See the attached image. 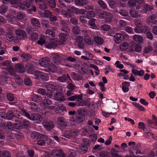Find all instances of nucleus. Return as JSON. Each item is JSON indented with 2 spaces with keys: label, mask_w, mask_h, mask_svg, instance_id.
Returning a JSON list of instances; mask_svg holds the SVG:
<instances>
[{
  "label": "nucleus",
  "mask_w": 157,
  "mask_h": 157,
  "mask_svg": "<svg viewBox=\"0 0 157 157\" xmlns=\"http://www.w3.org/2000/svg\"><path fill=\"white\" fill-rule=\"evenodd\" d=\"M21 112L23 116H25L31 120L37 121V123L39 121H41L42 120L41 116L38 113L33 114L30 117V115L27 113L25 110H22Z\"/></svg>",
  "instance_id": "1"
},
{
  "label": "nucleus",
  "mask_w": 157,
  "mask_h": 157,
  "mask_svg": "<svg viewBox=\"0 0 157 157\" xmlns=\"http://www.w3.org/2000/svg\"><path fill=\"white\" fill-rule=\"evenodd\" d=\"M1 65L3 66H6L5 69L7 70L11 75H14L15 71L14 67L11 64V61L7 60L3 61L1 63Z\"/></svg>",
  "instance_id": "2"
},
{
  "label": "nucleus",
  "mask_w": 157,
  "mask_h": 157,
  "mask_svg": "<svg viewBox=\"0 0 157 157\" xmlns=\"http://www.w3.org/2000/svg\"><path fill=\"white\" fill-rule=\"evenodd\" d=\"M76 117L75 121L70 120V123L72 125H75L77 123H80L82 122L85 119L84 115L78 111L76 112Z\"/></svg>",
  "instance_id": "3"
},
{
  "label": "nucleus",
  "mask_w": 157,
  "mask_h": 157,
  "mask_svg": "<svg viewBox=\"0 0 157 157\" xmlns=\"http://www.w3.org/2000/svg\"><path fill=\"white\" fill-rule=\"evenodd\" d=\"M128 37V35L124 32H121L120 33H116L114 36V40L117 43H120L124 39H127Z\"/></svg>",
  "instance_id": "4"
},
{
  "label": "nucleus",
  "mask_w": 157,
  "mask_h": 157,
  "mask_svg": "<svg viewBox=\"0 0 157 157\" xmlns=\"http://www.w3.org/2000/svg\"><path fill=\"white\" fill-rule=\"evenodd\" d=\"M15 33L16 36V38L17 40V43L20 40H23L27 36L26 33L24 30L17 29L15 30Z\"/></svg>",
  "instance_id": "5"
},
{
  "label": "nucleus",
  "mask_w": 157,
  "mask_h": 157,
  "mask_svg": "<svg viewBox=\"0 0 157 157\" xmlns=\"http://www.w3.org/2000/svg\"><path fill=\"white\" fill-rule=\"evenodd\" d=\"M58 40L56 38L49 39L48 41L45 43V46L46 48H54L58 45Z\"/></svg>",
  "instance_id": "6"
},
{
  "label": "nucleus",
  "mask_w": 157,
  "mask_h": 157,
  "mask_svg": "<svg viewBox=\"0 0 157 157\" xmlns=\"http://www.w3.org/2000/svg\"><path fill=\"white\" fill-rule=\"evenodd\" d=\"M53 62L56 64H61L63 56L60 54L53 53L51 54Z\"/></svg>",
  "instance_id": "7"
},
{
  "label": "nucleus",
  "mask_w": 157,
  "mask_h": 157,
  "mask_svg": "<svg viewBox=\"0 0 157 157\" xmlns=\"http://www.w3.org/2000/svg\"><path fill=\"white\" fill-rule=\"evenodd\" d=\"M64 152L61 149H55L51 152V157H64Z\"/></svg>",
  "instance_id": "8"
},
{
  "label": "nucleus",
  "mask_w": 157,
  "mask_h": 157,
  "mask_svg": "<svg viewBox=\"0 0 157 157\" xmlns=\"http://www.w3.org/2000/svg\"><path fill=\"white\" fill-rule=\"evenodd\" d=\"M13 112L12 110H9L6 113L4 112H2L0 115V117L7 120L12 119L14 116Z\"/></svg>",
  "instance_id": "9"
},
{
  "label": "nucleus",
  "mask_w": 157,
  "mask_h": 157,
  "mask_svg": "<svg viewBox=\"0 0 157 157\" xmlns=\"http://www.w3.org/2000/svg\"><path fill=\"white\" fill-rule=\"evenodd\" d=\"M30 135L31 137L33 139H38L39 137L43 138L44 140H47L48 139V136L46 135L40 134L36 131L32 132Z\"/></svg>",
  "instance_id": "10"
},
{
  "label": "nucleus",
  "mask_w": 157,
  "mask_h": 157,
  "mask_svg": "<svg viewBox=\"0 0 157 157\" xmlns=\"http://www.w3.org/2000/svg\"><path fill=\"white\" fill-rule=\"evenodd\" d=\"M6 38L8 41L13 42L15 43H17V40L13 34L10 32H7L6 34Z\"/></svg>",
  "instance_id": "11"
},
{
  "label": "nucleus",
  "mask_w": 157,
  "mask_h": 157,
  "mask_svg": "<svg viewBox=\"0 0 157 157\" xmlns=\"http://www.w3.org/2000/svg\"><path fill=\"white\" fill-rule=\"evenodd\" d=\"M50 63V59L48 57L41 58L39 61V65L41 67H46Z\"/></svg>",
  "instance_id": "12"
},
{
  "label": "nucleus",
  "mask_w": 157,
  "mask_h": 157,
  "mask_svg": "<svg viewBox=\"0 0 157 157\" xmlns=\"http://www.w3.org/2000/svg\"><path fill=\"white\" fill-rule=\"evenodd\" d=\"M58 125L62 128H64L67 126V123L65 119L63 117H59L57 119Z\"/></svg>",
  "instance_id": "13"
},
{
  "label": "nucleus",
  "mask_w": 157,
  "mask_h": 157,
  "mask_svg": "<svg viewBox=\"0 0 157 157\" xmlns=\"http://www.w3.org/2000/svg\"><path fill=\"white\" fill-rule=\"evenodd\" d=\"M131 44H132V46L130 50L131 52L135 51L137 52H140L142 50V47L139 44H137L133 42H131Z\"/></svg>",
  "instance_id": "14"
},
{
  "label": "nucleus",
  "mask_w": 157,
  "mask_h": 157,
  "mask_svg": "<svg viewBox=\"0 0 157 157\" xmlns=\"http://www.w3.org/2000/svg\"><path fill=\"white\" fill-rule=\"evenodd\" d=\"M45 71L46 72H51L55 73L57 71V68L54 64L51 63L48 65L45 68Z\"/></svg>",
  "instance_id": "15"
},
{
  "label": "nucleus",
  "mask_w": 157,
  "mask_h": 157,
  "mask_svg": "<svg viewBox=\"0 0 157 157\" xmlns=\"http://www.w3.org/2000/svg\"><path fill=\"white\" fill-rule=\"evenodd\" d=\"M43 125L47 130H50L53 128L54 127L53 122L50 121H43Z\"/></svg>",
  "instance_id": "16"
},
{
  "label": "nucleus",
  "mask_w": 157,
  "mask_h": 157,
  "mask_svg": "<svg viewBox=\"0 0 157 157\" xmlns=\"http://www.w3.org/2000/svg\"><path fill=\"white\" fill-rule=\"evenodd\" d=\"M76 41L78 43V47L80 48H83L84 47L83 37L81 36H77L75 38Z\"/></svg>",
  "instance_id": "17"
},
{
  "label": "nucleus",
  "mask_w": 157,
  "mask_h": 157,
  "mask_svg": "<svg viewBox=\"0 0 157 157\" xmlns=\"http://www.w3.org/2000/svg\"><path fill=\"white\" fill-rule=\"evenodd\" d=\"M57 80L60 82H64L66 80L68 82H72L70 76L68 74L63 75L62 76L58 77Z\"/></svg>",
  "instance_id": "18"
},
{
  "label": "nucleus",
  "mask_w": 157,
  "mask_h": 157,
  "mask_svg": "<svg viewBox=\"0 0 157 157\" xmlns=\"http://www.w3.org/2000/svg\"><path fill=\"white\" fill-rule=\"evenodd\" d=\"M153 8V6L144 3L143 4V7L140 10V12L143 13H146L148 10H151Z\"/></svg>",
  "instance_id": "19"
},
{
  "label": "nucleus",
  "mask_w": 157,
  "mask_h": 157,
  "mask_svg": "<svg viewBox=\"0 0 157 157\" xmlns=\"http://www.w3.org/2000/svg\"><path fill=\"white\" fill-rule=\"evenodd\" d=\"M54 99L58 101H63L65 100L64 94L61 92H57L54 95Z\"/></svg>",
  "instance_id": "20"
},
{
  "label": "nucleus",
  "mask_w": 157,
  "mask_h": 157,
  "mask_svg": "<svg viewBox=\"0 0 157 157\" xmlns=\"http://www.w3.org/2000/svg\"><path fill=\"white\" fill-rule=\"evenodd\" d=\"M37 92L38 93L41 94L43 95H46L48 98H50L52 96L51 94H47L46 93L45 90L42 88H40L37 89Z\"/></svg>",
  "instance_id": "21"
},
{
  "label": "nucleus",
  "mask_w": 157,
  "mask_h": 157,
  "mask_svg": "<svg viewBox=\"0 0 157 157\" xmlns=\"http://www.w3.org/2000/svg\"><path fill=\"white\" fill-rule=\"evenodd\" d=\"M15 69L19 73H23L25 71L24 66L21 64H17L15 66Z\"/></svg>",
  "instance_id": "22"
},
{
  "label": "nucleus",
  "mask_w": 157,
  "mask_h": 157,
  "mask_svg": "<svg viewBox=\"0 0 157 157\" xmlns=\"http://www.w3.org/2000/svg\"><path fill=\"white\" fill-rule=\"evenodd\" d=\"M130 83L128 82H124L122 83V90L124 92H127L129 90Z\"/></svg>",
  "instance_id": "23"
},
{
  "label": "nucleus",
  "mask_w": 157,
  "mask_h": 157,
  "mask_svg": "<svg viewBox=\"0 0 157 157\" xmlns=\"http://www.w3.org/2000/svg\"><path fill=\"white\" fill-rule=\"evenodd\" d=\"M113 18V15L110 12H107L105 17V21L108 22H111Z\"/></svg>",
  "instance_id": "24"
},
{
  "label": "nucleus",
  "mask_w": 157,
  "mask_h": 157,
  "mask_svg": "<svg viewBox=\"0 0 157 157\" xmlns=\"http://www.w3.org/2000/svg\"><path fill=\"white\" fill-rule=\"evenodd\" d=\"M76 104L78 106H83L85 104V101L83 99L82 96L79 95L76 101Z\"/></svg>",
  "instance_id": "25"
},
{
  "label": "nucleus",
  "mask_w": 157,
  "mask_h": 157,
  "mask_svg": "<svg viewBox=\"0 0 157 157\" xmlns=\"http://www.w3.org/2000/svg\"><path fill=\"white\" fill-rule=\"evenodd\" d=\"M87 0H75V3L76 5L78 6H82L85 5L87 3Z\"/></svg>",
  "instance_id": "26"
},
{
  "label": "nucleus",
  "mask_w": 157,
  "mask_h": 157,
  "mask_svg": "<svg viewBox=\"0 0 157 157\" xmlns=\"http://www.w3.org/2000/svg\"><path fill=\"white\" fill-rule=\"evenodd\" d=\"M84 41L86 43L89 45H92L93 43V40L91 39L89 36L86 34L84 35Z\"/></svg>",
  "instance_id": "27"
},
{
  "label": "nucleus",
  "mask_w": 157,
  "mask_h": 157,
  "mask_svg": "<svg viewBox=\"0 0 157 157\" xmlns=\"http://www.w3.org/2000/svg\"><path fill=\"white\" fill-rule=\"evenodd\" d=\"M133 39L139 43L143 42V40L141 36L138 35H135L133 36Z\"/></svg>",
  "instance_id": "28"
},
{
  "label": "nucleus",
  "mask_w": 157,
  "mask_h": 157,
  "mask_svg": "<svg viewBox=\"0 0 157 157\" xmlns=\"http://www.w3.org/2000/svg\"><path fill=\"white\" fill-rule=\"evenodd\" d=\"M72 13V12L71 10L69 9H67V11L63 9H62L61 11V13L62 15L67 17H71Z\"/></svg>",
  "instance_id": "29"
},
{
  "label": "nucleus",
  "mask_w": 157,
  "mask_h": 157,
  "mask_svg": "<svg viewBox=\"0 0 157 157\" xmlns=\"http://www.w3.org/2000/svg\"><path fill=\"white\" fill-rule=\"evenodd\" d=\"M31 23L32 25L35 27H39L40 24L38 20L36 18H33L31 20Z\"/></svg>",
  "instance_id": "30"
},
{
  "label": "nucleus",
  "mask_w": 157,
  "mask_h": 157,
  "mask_svg": "<svg viewBox=\"0 0 157 157\" xmlns=\"http://www.w3.org/2000/svg\"><path fill=\"white\" fill-rule=\"evenodd\" d=\"M47 98H45L42 102V104L46 107H47L49 105L52 104L51 100Z\"/></svg>",
  "instance_id": "31"
},
{
  "label": "nucleus",
  "mask_w": 157,
  "mask_h": 157,
  "mask_svg": "<svg viewBox=\"0 0 157 157\" xmlns=\"http://www.w3.org/2000/svg\"><path fill=\"white\" fill-rule=\"evenodd\" d=\"M45 86L46 89L52 91V90H55L56 89V86L52 84L48 83H45Z\"/></svg>",
  "instance_id": "32"
},
{
  "label": "nucleus",
  "mask_w": 157,
  "mask_h": 157,
  "mask_svg": "<svg viewBox=\"0 0 157 157\" xmlns=\"http://www.w3.org/2000/svg\"><path fill=\"white\" fill-rule=\"evenodd\" d=\"M130 15L134 18H136L140 16L138 12H137L134 9H132L129 11Z\"/></svg>",
  "instance_id": "33"
},
{
  "label": "nucleus",
  "mask_w": 157,
  "mask_h": 157,
  "mask_svg": "<svg viewBox=\"0 0 157 157\" xmlns=\"http://www.w3.org/2000/svg\"><path fill=\"white\" fill-rule=\"evenodd\" d=\"M132 72L135 75H139L140 76H143L144 74V71L141 70L139 71L135 69H133L132 70Z\"/></svg>",
  "instance_id": "34"
},
{
  "label": "nucleus",
  "mask_w": 157,
  "mask_h": 157,
  "mask_svg": "<svg viewBox=\"0 0 157 157\" xmlns=\"http://www.w3.org/2000/svg\"><path fill=\"white\" fill-rule=\"evenodd\" d=\"M76 152L73 150H71L67 155L64 152V157H75Z\"/></svg>",
  "instance_id": "35"
},
{
  "label": "nucleus",
  "mask_w": 157,
  "mask_h": 157,
  "mask_svg": "<svg viewBox=\"0 0 157 157\" xmlns=\"http://www.w3.org/2000/svg\"><path fill=\"white\" fill-rule=\"evenodd\" d=\"M15 71L14 75H13L15 76V79L16 83L19 84L21 85L23 82V80L18 75H16Z\"/></svg>",
  "instance_id": "36"
},
{
  "label": "nucleus",
  "mask_w": 157,
  "mask_h": 157,
  "mask_svg": "<svg viewBox=\"0 0 157 157\" xmlns=\"http://www.w3.org/2000/svg\"><path fill=\"white\" fill-rule=\"evenodd\" d=\"M71 75L72 78L76 80H79L82 78V77L81 75L76 74L75 72H72Z\"/></svg>",
  "instance_id": "37"
},
{
  "label": "nucleus",
  "mask_w": 157,
  "mask_h": 157,
  "mask_svg": "<svg viewBox=\"0 0 157 157\" xmlns=\"http://www.w3.org/2000/svg\"><path fill=\"white\" fill-rule=\"evenodd\" d=\"M42 98L40 96L37 95H33L32 97V100L36 102H40L42 100Z\"/></svg>",
  "instance_id": "38"
},
{
  "label": "nucleus",
  "mask_w": 157,
  "mask_h": 157,
  "mask_svg": "<svg viewBox=\"0 0 157 157\" xmlns=\"http://www.w3.org/2000/svg\"><path fill=\"white\" fill-rule=\"evenodd\" d=\"M130 47L128 43L124 42L120 45V48L123 51L126 50Z\"/></svg>",
  "instance_id": "39"
},
{
  "label": "nucleus",
  "mask_w": 157,
  "mask_h": 157,
  "mask_svg": "<svg viewBox=\"0 0 157 157\" xmlns=\"http://www.w3.org/2000/svg\"><path fill=\"white\" fill-rule=\"evenodd\" d=\"M23 60L26 61L29 60L31 58L30 55L29 54H22L20 56Z\"/></svg>",
  "instance_id": "40"
},
{
  "label": "nucleus",
  "mask_w": 157,
  "mask_h": 157,
  "mask_svg": "<svg viewBox=\"0 0 157 157\" xmlns=\"http://www.w3.org/2000/svg\"><path fill=\"white\" fill-rule=\"evenodd\" d=\"M16 123L14 124V128L17 129H21L22 128V124L21 122L19 121H17Z\"/></svg>",
  "instance_id": "41"
},
{
  "label": "nucleus",
  "mask_w": 157,
  "mask_h": 157,
  "mask_svg": "<svg viewBox=\"0 0 157 157\" xmlns=\"http://www.w3.org/2000/svg\"><path fill=\"white\" fill-rule=\"evenodd\" d=\"M38 34L36 33H33L30 34L29 39L32 41H35L36 40L38 37Z\"/></svg>",
  "instance_id": "42"
},
{
  "label": "nucleus",
  "mask_w": 157,
  "mask_h": 157,
  "mask_svg": "<svg viewBox=\"0 0 157 157\" xmlns=\"http://www.w3.org/2000/svg\"><path fill=\"white\" fill-rule=\"evenodd\" d=\"M40 79L43 81H48L49 79V77L47 74L42 72Z\"/></svg>",
  "instance_id": "43"
},
{
  "label": "nucleus",
  "mask_w": 157,
  "mask_h": 157,
  "mask_svg": "<svg viewBox=\"0 0 157 157\" xmlns=\"http://www.w3.org/2000/svg\"><path fill=\"white\" fill-rule=\"evenodd\" d=\"M94 40L95 42L98 44H101L104 42L103 40L101 38L98 36H95L94 38Z\"/></svg>",
  "instance_id": "44"
},
{
  "label": "nucleus",
  "mask_w": 157,
  "mask_h": 157,
  "mask_svg": "<svg viewBox=\"0 0 157 157\" xmlns=\"http://www.w3.org/2000/svg\"><path fill=\"white\" fill-rule=\"evenodd\" d=\"M118 25L120 28L122 29L125 28L127 25V23L125 21L121 20L119 21Z\"/></svg>",
  "instance_id": "45"
},
{
  "label": "nucleus",
  "mask_w": 157,
  "mask_h": 157,
  "mask_svg": "<svg viewBox=\"0 0 157 157\" xmlns=\"http://www.w3.org/2000/svg\"><path fill=\"white\" fill-rule=\"evenodd\" d=\"M59 39L63 41H65L67 39V35L63 33H59Z\"/></svg>",
  "instance_id": "46"
},
{
  "label": "nucleus",
  "mask_w": 157,
  "mask_h": 157,
  "mask_svg": "<svg viewBox=\"0 0 157 157\" xmlns=\"http://www.w3.org/2000/svg\"><path fill=\"white\" fill-rule=\"evenodd\" d=\"M47 140H47H44L43 138H40V139L37 140V143L39 145L44 146L45 144V140Z\"/></svg>",
  "instance_id": "47"
},
{
  "label": "nucleus",
  "mask_w": 157,
  "mask_h": 157,
  "mask_svg": "<svg viewBox=\"0 0 157 157\" xmlns=\"http://www.w3.org/2000/svg\"><path fill=\"white\" fill-rule=\"evenodd\" d=\"M132 104L134 106L137 107L139 110L144 111V107L138 103L133 102Z\"/></svg>",
  "instance_id": "48"
},
{
  "label": "nucleus",
  "mask_w": 157,
  "mask_h": 157,
  "mask_svg": "<svg viewBox=\"0 0 157 157\" xmlns=\"http://www.w3.org/2000/svg\"><path fill=\"white\" fill-rule=\"evenodd\" d=\"M94 16L95 13L94 12L92 11H89L87 12L86 15V17L87 18L90 19L91 17H94Z\"/></svg>",
  "instance_id": "49"
},
{
  "label": "nucleus",
  "mask_w": 157,
  "mask_h": 157,
  "mask_svg": "<svg viewBox=\"0 0 157 157\" xmlns=\"http://www.w3.org/2000/svg\"><path fill=\"white\" fill-rule=\"evenodd\" d=\"M6 97L7 99L9 101H13L14 100V96L12 94L10 93L7 94Z\"/></svg>",
  "instance_id": "50"
},
{
  "label": "nucleus",
  "mask_w": 157,
  "mask_h": 157,
  "mask_svg": "<svg viewBox=\"0 0 157 157\" xmlns=\"http://www.w3.org/2000/svg\"><path fill=\"white\" fill-rule=\"evenodd\" d=\"M80 31V28L78 26H75L72 28V32L75 34H78L79 33Z\"/></svg>",
  "instance_id": "51"
},
{
  "label": "nucleus",
  "mask_w": 157,
  "mask_h": 157,
  "mask_svg": "<svg viewBox=\"0 0 157 157\" xmlns=\"http://www.w3.org/2000/svg\"><path fill=\"white\" fill-rule=\"evenodd\" d=\"M98 3L104 9H107L108 8L107 5L104 1L101 0H99L98 1Z\"/></svg>",
  "instance_id": "52"
},
{
  "label": "nucleus",
  "mask_w": 157,
  "mask_h": 157,
  "mask_svg": "<svg viewBox=\"0 0 157 157\" xmlns=\"http://www.w3.org/2000/svg\"><path fill=\"white\" fill-rule=\"evenodd\" d=\"M2 77L1 78V79L3 81V82H6L8 79L7 75L6 73L4 71L2 73Z\"/></svg>",
  "instance_id": "53"
},
{
  "label": "nucleus",
  "mask_w": 157,
  "mask_h": 157,
  "mask_svg": "<svg viewBox=\"0 0 157 157\" xmlns=\"http://www.w3.org/2000/svg\"><path fill=\"white\" fill-rule=\"evenodd\" d=\"M128 3L130 7H134L136 5V0H129Z\"/></svg>",
  "instance_id": "54"
},
{
  "label": "nucleus",
  "mask_w": 157,
  "mask_h": 157,
  "mask_svg": "<svg viewBox=\"0 0 157 157\" xmlns=\"http://www.w3.org/2000/svg\"><path fill=\"white\" fill-rule=\"evenodd\" d=\"M72 82H68V83L67 86V88L68 89L70 90H73L75 89L76 86L73 85L72 83Z\"/></svg>",
  "instance_id": "55"
},
{
  "label": "nucleus",
  "mask_w": 157,
  "mask_h": 157,
  "mask_svg": "<svg viewBox=\"0 0 157 157\" xmlns=\"http://www.w3.org/2000/svg\"><path fill=\"white\" fill-rule=\"evenodd\" d=\"M138 128L140 129H142L144 131H145L146 129L144 123L142 122H140L138 123Z\"/></svg>",
  "instance_id": "56"
},
{
  "label": "nucleus",
  "mask_w": 157,
  "mask_h": 157,
  "mask_svg": "<svg viewBox=\"0 0 157 157\" xmlns=\"http://www.w3.org/2000/svg\"><path fill=\"white\" fill-rule=\"evenodd\" d=\"M45 33L47 35H51L52 37H54L55 36L54 32L51 29H48L46 30Z\"/></svg>",
  "instance_id": "57"
},
{
  "label": "nucleus",
  "mask_w": 157,
  "mask_h": 157,
  "mask_svg": "<svg viewBox=\"0 0 157 157\" xmlns=\"http://www.w3.org/2000/svg\"><path fill=\"white\" fill-rule=\"evenodd\" d=\"M6 127L10 130H13L14 128V124H13L11 122H8L6 123Z\"/></svg>",
  "instance_id": "58"
},
{
  "label": "nucleus",
  "mask_w": 157,
  "mask_h": 157,
  "mask_svg": "<svg viewBox=\"0 0 157 157\" xmlns=\"http://www.w3.org/2000/svg\"><path fill=\"white\" fill-rule=\"evenodd\" d=\"M100 157H110L109 154L106 151H102L99 154Z\"/></svg>",
  "instance_id": "59"
},
{
  "label": "nucleus",
  "mask_w": 157,
  "mask_h": 157,
  "mask_svg": "<svg viewBox=\"0 0 157 157\" xmlns=\"http://www.w3.org/2000/svg\"><path fill=\"white\" fill-rule=\"evenodd\" d=\"M42 72L39 71H36L34 74L36 79H40L41 74Z\"/></svg>",
  "instance_id": "60"
},
{
  "label": "nucleus",
  "mask_w": 157,
  "mask_h": 157,
  "mask_svg": "<svg viewBox=\"0 0 157 157\" xmlns=\"http://www.w3.org/2000/svg\"><path fill=\"white\" fill-rule=\"evenodd\" d=\"M135 24L139 28H141L143 26L140 20L137 19L135 20Z\"/></svg>",
  "instance_id": "61"
},
{
  "label": "nucleus",
  "mask_w": 157,
  "mask_h": 157,
  "mask_svg": "<svg viewBox=\"0 0 157 157\" xmlns=\"http://www.w3.org/2000/svg\"><path fill=\"white\" fill-rule=\"evenodd\" d=\"M95 20H96L95 19L93 18L89 21L88 24L91 27V28H92L95 26L94 22Z\"/></svg>",
  "instance_id": "62"
},
{
  "label": "nucleus",
  "mask_w": 157,
  "mask_h": 157,
  "mask_svg": "<svg viewBox=\"0 0 157 157\" xmlns=\"http://www.w3.org/2000/svg\"><path fill=\"white\" fill-rule=\"evenodd\" d=\"M24 82L25 85L28 86L31 85L32 84L31 80L28 78H25L24 79Z\"/></svg>",
  "instance_id": "63"
},
{
  "label": "nucleus",
  "mask_w": 157,
  "mask_h": 157,
  "mask_svg": "<svg viewBox=\"0 0 157 157\" xmlns=\"http://www.w3.org/2000/svg\"><path fill=\"white\" fill-rule=\"evenodd\" d=\"M30 105V108L32 110H35L37 109V107L36 104L33 102H31L29 103Z\"/></svg>",
  "instance_id": "64"
}]
</instances>
